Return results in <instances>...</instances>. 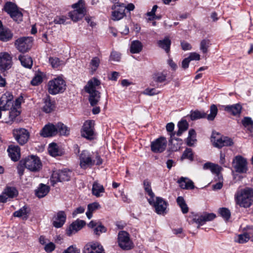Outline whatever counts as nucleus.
Returning a JSON list of instances; mask_svg holds the SVG:
<instances>
[{
    "mask_svg": "<svg viewBox=\"0 0 253 253\" xmlns=\"http://www.w3.org/2000/svg\"><path fill=\"white\" fill-rule=\"evenodd\" d=\"M166 75L163 73H158L153 75V79L156 82L162 83L166 80Z\"/></svg>",
    "mask_w": 253,
    "mask_h": 253,
    "instance_id": "8fccbe9b",
    "label": "nucleus"
},
{
    "mask_svg": "<svg viewBox=\"0 0 253 253\" xmlns=\"http://www.w3.org/2000/svg\"><path fill=\"white\" fill-rule=\"evenodd\" d=\"M100 85V81L93 78L88 82L84 87L85 91L89 94L88 100L92 106L96 105L100 99V93L98 90Z\"/></svg>",
    "mask_w": 253,
    "mask_h": 253,
    "instance_id": "f257e3e1",
    "label": "nucleus"
},
{
    "mask_svg": "<svg viewBox=\"0 0 253 253\" xmlns=\"http://www.w3.org/2000/svg\"><path fill=\"white\" fill-rule=\"evenodd\" d=\"M13 34L10 30L6 27L3 26L0 21V40L6 42L12 39Z\"/></svg>",
    "mask_w": 253,
    "mask_h": 253,
    "instance_id": "5701e85b",
    "label": "nucleus"
},
{
    "mask_svg": "<svg viewBox=\"0 0 253 253\" xmlns=\"http://www.w3.org/2000/svg\"><path fill=\"white\" fill-rule=\"evenodd\" d=\"M19 59L22 65L27 68H31L33 65V60L29 56L20 55Z\"/></svg>",
    "mask_w": 253,
    "mask_h": 253,
    "instance_id": "f704fd0d",
    "label": "nucleus"
},
{
    "mask_svg": "<svg viewBox=\"0 0 253 253\" xmlns=\"http://www.w3.org/2000/svg\"><path fill=\"white\" fill-rule=\"evenodd\" d=\"M106 231V228L101 223L94 229V233L97 235H99L100 234L105 233Z\"/></svg>",
    "mask_w": 253,
    "mask_h": 253,
    "instance_id": "6e6d98bb",
    "label": "nucleus"
},
{
    "mask_svg": "<svg viewBox=\"0 0 253 253\" xmlns=\"http://www.w3.org/2000/svg\"><path fill=\"white\" fill-rule=\"evenodd\" d=\"M185 159H187L190 161L193 160V154L191 149L187 148L184 151L180 159L182 161Z\"/></svg>",
    "mask_w": 253,
    "mask_h": 253,
    "instance_id": "a18cd8bd",
    "label": "nucleus"
},
{
    "mask_svg": "<svg viewBox=\"0 0 253 253\" xmlns=\"http://www.w3.org/2000/svg\"><path fill=\"white\" fill-rule=\"evenodd\" d=\"M242 124L245 127L251 126V128H249V129H250L251 131H252V129L253 128V121L250 118H244V119L242 120Z\"/></svg>",
    "mask_w": 253,
    "mask_h": 253,
    "instance_id": "5fc2aeb1",
    "label": "nucleus"
},
{
    "mask_svg": "<svg viewBox=\"0 0 253 253\" xmlns=\"http://www.w3.org/2000/svg\"><path fill=\"white\" fill-rule=\"evenodd\" d=\"M44 105L42 107V110L46 113H48L53 111L54 108L53 102L51 100L50 97L47 95L44 99Z\"/></svg>",
    "mask_w": 253,
    "mask_h": 253,
    "instance_id": "c756f323",
    "label": "nucleus"
},
{
    "mask_svg": "<svg viewBox=\"0 0 253 253\" xmlns=\"http://www.w3.org/2000/svg\"><path fill=\"white\" fill-rule=\"evenodd\" d=\"M21 165H23L27 169L32 171H39L42 167V164L40 159L36 156H30L20 162Z\"/></svg>",
    "mask_w": 253,
    "mask_h": 253,
    "instance_id": "39448f33",
    "label": "nucleus"
},
{
    "mask_svg": "<svg viewBox=\"0 0 253 253\" xmlns=\"http://www.w3.org/2000/svg\"><path fill=\"white\" fill-rule=\"evenodd\" d=\"M4 192L8 197L11 198L18 195L17 190L14 187H8L5 189Z\"/></svg>",
    "mask_w": 253,
    "mask_h": 253,
    "instance_id": "3c124183",
    "label": "nucleus"
},
{
    "mask_svg": "<svg viewBox=\"0 0 253 253\" xmlns=\"http://www.w3.org/2000/svg\"><path fill=\"white\" fill-rule=\"evenodd\" d=\"M159 92L157 91L155 88H147L145 90L144 93L148 95H154L158 94Z\"/></svg>",
    "mask_w": 253,
    "mask_h": 253,
    "instance_id": "e2e57ef3",
    "label": "nucleus"
},
{
    "mask_svg": "<svg viewBox=\"0 0 253 253\" xmlns=\"http://www.w3.org/2000/svg\"><path fill=\"white\" fill-rule=\"evenodd\" d=\"M80 251L77 249L75 246H71L65 250L63 253H80Z\"/></svg>",
    "mask_w": 253,
    "mask_h": 253,
    "instance_id": "bf43d9fd",
    "label": "nucleus"
},
{
    "mask_svg": "<svg viewBox=\"0 0 253 253\" xmlns=\"http://www.w3.org/2000/svg\"><path fill=\"white\" fill-rule=\"evenodd\" d=\"M235 203L241 207L249 208L253 203V189L250 188L238 190L234 196Z\"/></svg>",
    "mask_w": 253,
    "mask_h": 253,
    "instance_id": "f03ea898",
    "label": "nucleus"
},
{
    "mask_svg": "<svg viewBox=\"0 0 253 253\" xmlns=\"http://www.w3.org/2000/svg\"><path fill=\"white\" fill-rule=\"evenodd\" d=\"M250 240V237L248 232H244L243 234L238 235L235 238V241L239 244H244Z\"/></svg>",
    "mask_w": 253,
    "mask_h": 253,
    "instance_id": "ea45409f",
    "label": "nucleus"
},
{
    "mask_svg": "<svg viewBox=\"0 0 253 253\" xmlns=\"http://www.w3.org/2000/svg\"><path fill=\"white\" fill-rule=\"evenodd\" d=\"M112 19L114 21L119 20L125 16L126 5L119 2H115L112 7Z\"/></svg>",
    "mask_w": 253,
    "mask_h": 253,
    "instance_id": "f8f14e48",
    "label": "nucleus"
},
{
    "mask_svg": "<svg viewBox=\"0 0 253 253\" xmlns=\"http://www.w3.org/2000/svg\"><path fill=\"white\" fill-rule=\"evenodd\" d=\"M167 140L164 137H160L151 142V150L154 153H162L166 148Z\"/></svg>",
    "mask_w": 253,
    "mask_h": 253,
    "instance_id": "dca6fc26",
    "label": "nucleus"
},
{
    "mask_svg": "<svg viewBox=\"0 0 253 253\" xmlns=\"http://www.w3.org/2000/svg\"><path fill=\"white\" fill-rule=\"evenodd\" d=\"M210 114L207 115L203 112L195 111L192 112L191 113V119L192 120H195L203 118H207L208 120H213L216 116L217 112V108L215 105H212L211 106Z\"/></svg>",
    "mask_w": 253,
    "mask_h": 253,
    "instance_id": "6e6552de",
    "label": "nucleus"
},
{
    "mask_svg": "<svg viewBox=\"0 0 253 253\" xmlns=\"http://www.w3.org/2000/svg\"><path fill=\"white\" fill-rule=\"evenodd\" d=\"M203 168L205 169H210L211 171L214 174H216L218 176V179L222 178V176L220 174V171L222 169L221 167L218 165H215L211 163H206L204 165Z\"/></svg>",
    "mask_w": 253,
    "mask_h": 253,
    "instance_id": "393cba45",
    "label": "nucleus"
},
{
    "mask_svg": "<svg viewBox=\"0 0 253 253\" xmlns=\"http://www.w3.org/2000/svg\"><path fill=\"white\" fill-rule=\"evenodd\" d=\"M178 126L179 129L177 132V135L178 136H180L181 135L182 132L185 130H186L188 127V124L186 121L182 120L179 122L178 124Z\"/></svg>",
    "mask_w": 253,
    "mask_h": 253,
    "instance_id": "37998d69",
    "label": "nucleus"
},
{
    "mask_svg": "<svg viewBox=\"0 0 253 253\" xmlns=\"http://www.w3.org/2000/svg\"><path fill=\"white\" fill-rule=\"evenodd\" d=\"M95 164V160L91 159L89 153L83 151L80 156V165L81 168L86 169L92 167Z\"/></svg>",
    "mask_w": 253,
    "mask_h": 253,
    "instance_id": "f3484780",
    "label": "nucleus"
},
{
    "mask_svg": "<svg viewBox=\"0 0 253 253\" xmlns=\"http://www.w3.org/2000/svg\"><path fill=\"white\" fill-rule=\"evenodd\" d=\"M211 45L210 41L208 39L203 40L200 42V50L203 53H206L208 52V48Z\"/></svg>",
    "mask_w": 253,
    "mask_h": 253,
    "instance_id": "c03bdc74",
    "label": "nucleus"
},
{
    "mask_svg": "<svg viewBox=\"0 0 253 253\" xmlns=\"http://www.w3.org/2000/svg\"><path fill=\"white\" fill-rule=\"evenodd\" d=\"M57 133L56 126L52 124L45 125L41 131V135L44 137L53 136Z\"/></svg>",
    "mask_w": 253,
    "mask_h": 253,
    "instance_id": "412c9836",
    "label": "nucleus"
},
{
    "mask_svg": "<svg viewBox=\"0 0 253 253\" xmlns=\"http://www.w3.org/2000/svg\"><path fill=\"white\" fill-rule=\"evenodd\" d=\"M92 192L93 195L99 197L101 196V193L104 192V188L103 185L97 182H95L92 185Z\"/></svg>",
    "mask_w": 253,
    "mask_h": 253,
    "instance_id": "2f4dec72",
    "label": "nucleus"
},
{
    "mask_svg": "<svg viewBox=\"0 0 253 253\" xmlns=\"http://www.w3.org/2000/svg\"><path fill=\"white\" fill-rule=\"evenodd\" d=\"M180 187L184 189H193L194 188L193 182L189 179L181 177L178 181Z\"/></svg>",
    "mask_w": 253,
    "mask_h": 253,
    "instance_id": "cd10ccee",
    "label": "nucleus"
},
{
    "mask_svg": "<svg viewBox=\"0 0 253 253\" xmlns=\"http://www.w3.org/2000/svg\"><path fill=\"white\" fill-rule=\"evenodd\" d=\"M11 17L16 21H21L22 20L23 14L21 11H20L18 8L9 14Z\"/></svg>",
    "mask_w": 253,
    "mask_h": 253,
    "instance_id": "49530a36",
    "label": "nucleus"
},
{
    "mask_svg": "<svg viewBox=\"0 0 253 253\" xmlns=\"http://www.w3.org/2000/svg\"><path fill=\"white\" fill-rule=\"evenodd\" d=\"M233 166L237 172L246 173L248 170L247 160L241 156L238 155L234 158Z\"/></svg>",
    "mask_w": 253,
    "mask_h": 253,
    "instance_id": "4468645a",
    "label": "nucleus"
},
{
    "mask_svg": "<svg viewBox=\"0 0 253 253\" xmlns=\"http://www.w3.org/2000/svg\"><path fill=\"white\" fill-rule=\"evenodd\" d=\"M49 62L53 68H57L64 63L63 61L60 60L57 57H50Z\"/></svg>",
    "mask_w": 253,
    "mask_h": 253,
    "instance_id": "79ce46f5",
    "label": "nucleus"
},
{
    "mask_svg": "<svg viewBox=\"0 0 253 253\" xmlns=\"http://www.w3.org/2000/svg\"><path fill=\"white\" fill-rule=\"evenodd\" d=\"M157 43L160 47L164 49L167 53H169L171 41L168 38H166L163 40H159Z\"/></svg>",
    "mask_w": 253,
    "mask_h": 253,
    "instance_id": "473e14b6",
    "label": "nucleus"
},
{
    "mask_svg": "<svg viewBox=\"0 0 253 253\" xmlns=\"http://www.w3.org/2000/svg\"><path fill=\"white\" fill-rule=\"evenodd\" d=\"M121 59L120 53L116 51H112L110 56V59L111 61L114 62H119Z\"/></svg>",
    "mask_w": 253,
    "mask_h": 253,
    "instance_id": "4d7b16f0",
    "label": "nucleus"
},
{
    "mask_svg": "<svg viewBox=\"0 0 253 253\" xmlns=\"http://www.w3.org/2000/svg\"><path fill=\"white\" fill-rule=\"evenodd\" d=\"M143 45L141 42L138 40L133 41L130 45V51L131 53H138L141 51Z\"/></svg>",
    "mask_w": 253,
    "mask_h": 253,
    "instance_id": "7c9ffc66",
    "label": "nucleus"
},
{
    "mask_svg": "<svg viewBox=\"0 0 253 253\" xmlns=\"http://www.w3.org/2000/svg\"><path fill=\"white\" fill-rule=\"evenodd\" d=\"M12 66V57L7 52L0 53V70L5 71L8 70Z\"/></svg>",
    "mask_w": 253,
    "mask_h": 253,
    "instance_id": "6ab92c4d",
    "label": "nucleus"
},
{
    "mask_svg": "<svg viewBox=\"0 0 253 253\" xmlns=\"http://www.w3.org/2000/svg\"><path fill=\"white\" fill-rule=\"evenodd\" d=\"M12 103L10 98H8L7 95H3L0 99V118L2 114L1 111H6L9 109Z\"/></svg>",
    "mask_w": 253,
    "mask_h": 253,
    "instance_id": "a878e982",
    "label": "nucleus"
},
{
    "mask_svg": "<svg viewBox=\"0 0 253 253\" xmlns=\"http://www.w3.org/2000/svg\"><path fill=\"white\" fill-rule=\"evenodd\" d=\"M100 60L98 57L92 58L90 63V66L92 71H95L99 66Z\"/></svg>",
    "mask_w": 253,
    "mask_h": 253,
    "instance_id": "864d4df0",
    "label": "nucleus"
},
{
    "mask_svg": "<svg viewBox=\"0 0 253 253\" xmlns=\"http://www.w3.org/2000/svg\"><path fill=\"white\" fill-rule=\"evenodd\" d=\"M72 7L75 9L69 12V16L74 22H77L81 20L85 15V10L84 1L80 0L77 3L74 4Z\"/></svg>",
    "mask_w": 253,
    "mask_h": 253,
    "instance_id": "0eeeda50",
    "label": "nucleus"
},
{
    "mask_svg": "<svg viewBox=\"0 0 253 253\" xmlns=\"http://www.w3.org/2000/svg\"><path fill=\"white\" fill-rule=\"evenodd\" d=\"M49 187L45 184L41 183L35 191L36 196L39 198H43L45 196L49 191Z\"/></svg>",
    "mask_w": 253,
    "mask_h": 253,
    "instance_id": "c85d7f7f",
    "label": "nucleus"
},
{
    "mask_svg": "<svg viewBox=\"0 0 253 253\" xmlns=\"http://www.w3.org/2000/svg\"><path fill=\"white\" fill-rule=\"evenodd\" d=\"M48 151L49 154L52 157H56L60 155V152L56 143H52L49 144Z\"/></svg>",
    "mask_w": 253,
    "mask_h": 253,
    "instance_id": "a19ab883",
    "label": "nucleus"
},
{
    "mask_svg": "<svg viewBox=\"0 0 253 253\" xmlns=\"http://www.w3.org/2000/svg\"><path fill=\"white\" fill-rule=\"evenodd\" d=\"M219 212L220 215L224 218L225 220H228L231 215L230 211L225 208H222L219 209Z\"/></svg>",
    "mask_w": 253,
    "mask_h": 253,
    "instance_id": "603ef678",
    "label": "nucleus"
},
{
    "mask_svg": "<svg viewBox=\"0 0 253 253\" xmlns=\"http://www.w3.org/2000/svg\"><path fill=\"white\" fill-rule=\"evenodd\" d=\"M143 186L145 191L147 193L150 198H153L155 196V194L152 191L150 183L148 180H145L144 181Z\"/></svg>",
    "mask_w": 253,
    "mask_h": 253,
    "instance_id": "de8ad7c7",
    "label": "nucleus"
},
{
    "mask_svg": "<svg viewBox=\"0 0 253 253\" xmlns=\"http://www.w3.org/2000/svg\"><path fill=\"white\" fill-rule=\"evenodd\" d=\"M188 58L191 60H199L200 59V55L196 52H192L190 54Z\"/></svg>",
    "mask_w": 253,
    "mask_h": 253,
    "instance_id": "0e129e2a",
    "label": "nucleus"
},
{
    "mask_svg": "<svg viewBox=\"0 0 253 253\" xmlns=\"http://www.w3.org/2000/svg\"><path fill=\"white\" fill-rule=\"evenodd\" d=\"M118 243L119 246L123 250H128L133 247V244L130 241L128 234L126 231H121L118 234Z\"/></svg>",
    "mask_w": 253,
    "mask_h": 253,
    "instance_id": "9b49d317",
    "label": "nucleus"
},
{
    "mask_svg": "<svg viewBox=\"0 0 253 253\" xmlns=\"http://www.w3.org/2000/svg\"><path fill=\"white\" fill-rule=\"evenodd\" d=\"M13 134L16 141L20 145H24L26 143L30 136L29 133L27 130L23 128L14 129Z\"/></svg>",
    "mask_w": 253,
    "mask_h": 253,
    "instance_id": "ddd939ff",
    "label": "nucleus"
},
{
    "mask_svg": "<svg viewBox=\"0 0 253 253\" xmlns=\"http://www.w3.org/2000/svg\"><path fill=\"white\" fill-rule=\"evenodd\" d=\"M85 222L82 220H77L73 222L66 229V234L71 236L80 230L84 225Z\"/></svg>",
    "mask_w": 253,
    "mask_h": 253,
    "instance_id": "aec40b11",
    "label": "nucleus"
},
{
    "mask_svg": "<svg viewBox=\"0 0 253 253\" xmlns=\"http://www.w3.org/2000/svg\"><path fill=\"white\" fill-rule=\"evenodd\" d=\"M9 108H10V111L8 112V116H5L3 115V117L4 122L7 124H11L14 121L16 117L20 114V111L16 107H10Z\"/></svg>",
    "mask_w": 253,
    "mask_h": 253,
    "instance_id": "b1692460",
    "label": "nucleus"
},
{
    "mask_svg": "<svg viewBox=\"0 0 253 253\" xmlns=\"http://www.w3.org/2000/svg\"><path fill=\"white\" fill-rule=\"evenodd\" d=\"M32 42L33 40L31 37H22L15 41V45L19 51L25 52L31 48Z\"/></svg>",
    "mask_w": 253,
    "mask_h": 253,
    "instance_id": "1a4fd4ad",
    "label": "nucleus"
},
{
    "mask_svg": "<svg viewBox=\"0 0 253 253\" xmlns=\"http://www.w3.org/2000/svg\"><path fill=\"white\" fill-rule=\"evenodd\" d=\"M66 89L65 82L61 77L49 81L47 84V90L49 94L55 95L63 92Z\"/></svg>",
    "mask_w": 253,
    "mask_h": 253,
    "instance_id": "7ed1b4c3",
    "label": "nucleus"
},
{
    "mask_svg": "<svg viewBox=\"0 0 253 253\" xmlns=\"http://www.w3.org/2000/svg\"><path fill=\"white\" fill-rule=\"evenodd\" d=\"M57 133L61 135H68L70 133V129L61 123H59L56 125Z\"/></svg>",
    "mask_w": 253,
    "mask_h": 253,
    "instance_id": "4c0bfd02",
    "label": "nucleus"
},
{
    "mask_svg": "<svg viewBox=\"0 0 253 253\" xmlns=\"http://www.w3.org/2000/svg\"><path fill=\"white\" fill-rule=\"evenodd\" d=\"M241 106L239 104H236L231 106H226L225 107V110L236 115L240 113L241 111Z\"/></svg>",
    "mask_w": 253,
    "mask_h": 253,
    "instance_id": "c9c22d12",
    "label": "nucleus"
},
{
    "mask_svg": "<svg viewBox=\"0 0 253 253\" xmlns=\"http://www.w3.org/2000/svg\"><path fill=\"white\" fill-rule=\"evenodd\" d=\"M17 8V6L11 2H7L4 7V10L9 14H10L13 11L15 10Z\"/></svg>",
    "mask_w": 253,
    "mask_h": 253,
    "instance_id": "09e8293b",
    "label": "nucleus"
},
{
    "mask_svg": "<svg viewBox=\"0 0 253 253\" xmlns=\"http://www.w3.org/2000/svg\"><path fill=\"white\" fill-rule=\"evenodd\" d=\"M42 81V78L41 75H36L31 81V84L33 85H37L41 83Z\"/></svg>",
    "mask_w": 253,
    "mask_h": 253,
    "instance_id": "13d9d810",
    "label": "nucleus"
},
{
    "mask_svg": "<svg viewBox=\"0 0 253 253\" xmlns=\"http://www.w3.org/2000/svg\"><path fill=\"white\" fill-rule=\"evenodd\" d=\"M247 231L250 237V240L253 242V226H248L247 227Z\"/></svg>",
    "mask_w": 253,
    "mask_h": 253,
    "instance_id": "338daca9",
    "label": "nucleus"
},
{
    "mask_svg": "<svg viewBox=\"0 0 253 253\" xmlns=\"http://www.w3.org/2000/svg\"><path fill=\"white\" fill-rule=\"evenodd\" d=\"M148 201L158 214H165L167 212L168 203L162 198L154 196L153 198L148 199Z\"/></svg>",
    "mask_w": 253,
    "mask_h": 253,
    "instance_id": "20e7f679",
    "label": "nucleus"
},
{
    "mask_svg": "<svg viewBox=\"0 0 253 253\" xmlns=\"http://www.w3.org/2000/svg\"><path fill=\"white\" fill-rule=\"evenodd\" d=\"M190 62V59L188 57L185 58L182 62V67L184 69L187 68Z\"/></svg>",
    "mask_w": 253,
    "mask_h": 253,
    "instance_id": "774afa93",
    "label": "nucleus"
},
{
    "mask_svg": "<svg viewBox=\"0 0 253 253\" xmlns=\"http://www.w3.org/2000/svg\"><path fill=\"white\" fill-rule=\"evenodd\" d=\"M100 208V205L98 203L94 202L87 206V211L86 212V216L90 219L92 216V213Z\"/></svg>",
    "mask_w": 253,
    "mask_h": 253,
    "instance_id": "72a5a7b5",
    "label": "nucleus"
},
{
    "mask_svg": "<svg viewBox=\"0 0 253 253\" xmlns=\"http://www.w3.org/2000/svg\"><path fill=\"white\" fill-rule=\"evenodd\" d=\"M66 19V17L64 16H57L54 19V22L56 24H64Z\"/></svg>",
    "mask_w": 253,
    "mask_h": 253,
    "instance_id": "052dcab7",
    "label": "nucleus"
},
{
    "mask_svg": "<svg viewBox=\"0 0 253 253\" xmlns=\"http://www.w3.org/2000/svg\"><path fill=\"white\" fill-rule=\"evenodd\" d=\"M212 135L211 141L214 147L220 148L224 146H230L233 145L232 139L226 136H220L218 134L216 136Z\"/></svg>",
    "mask_w": 253,
    "mask_h": 253,
    "instance_id": "9d476101",
    "label": "nucleus"
},
{
    "mask_svg": "<svg viewBox=\"0 0 253 253\" xmlns=\"http://www.w3.org/2000/svg\"><path fill=\"white\" fill-rule=\"evenodd\" d=\"M94 122L93 121H86L83 126L81 135L88 139L93 138L94 134Z\"/></svg>",
    "mask_w": 253,
    "mask_h": 253,
    "instance_id": "2eb2a0df",
    "label": "nucleus"
},
{
    "mask_svg": "<svg viewBox=\"0 0 253 253\" xmlns=\"http://www.w3.org/2000/svg\"><path fill=\"white\" fill-rule=\"evenodd\" d=\"M29 211L27 210V207H23L19 210L13 213V216L18 217H21L23 219H27L28 217Z\"/></svg>",
    "mask_w": 253,
    "mask_h": 253,
    "instance_id": "e433bc0d",
    "label": "nucleus"
},
{
    "mask_svg": "<svg viewBox=\"0 0 253 253\" xmlns=\"http://www.w3.org/2000/svg\"><path fill=\"white\" fill-rule=\"evenodd\" d=\"M215 217V214L213 213L205 212L202 214L195 215L193 218V221L198 224V228H199L205 222L212 220Z\"/></svg>",
    "mask_w": 253,
    "mask_h": 253,
    "instance_id": "a211bd4d",
    "label": "nucleus"
},
{
    "mask_svg": "<svg viewBox=\"0 0 253 253\" xmlns=\"http://www.w3.org/2000/svg\"><path fill=\"white\" fill-rule=\"evenodd\" d=\"M9 156L13 161H17L20 157V148L18 146L11 145L7 149Z\"/></svg>",
    "mask_w": 253,
    "mask_h": 253,
    "instance_id": "bb28decb",
    "label": "nucleus"
},
{
    "mask_svg": "<svg viewBox=\"0 0 253 253\" xmlns=\"http://www.w3.org/2000/svg\"><path fill=\"white\" fill-rule=\"evenodd\" d=\"M55 249V245L52 242L47 243L44 246V250L46 252H51Z\"/></svg>",
    "mask_w": 253,
    "mask_h": 253,
    "instance_id": "680f3d73",
    "label": "nucleus"
},
{
    "mask_svg": "<svg viewBox=\"0 0 253 253\" xmlns=\"http://www.w3.org/2000/svg\"><path fill=\"white\" fill-rule=\"evenodd\" d=\"M72 174V171L66 169L54 170L50 178L51 182L54 185L58 182L69 181Z\"/></svg>",
    "mask_w": 253,
    "mask_h": 253,
    "instance_id": "423d86ee",
    "label": "nucleus"
},
{
    "mask_svg": "<svg viewBox=\"0 0 253 253\" xmlns=\"http://www.w3.org/2000/svg\"><path fill=\"white\" fill-rule=\"evenodd\" d=\"M181 47L183 50H190L191 49V45L186 42H181Z\"/></svg>",
    "mask_w": 253,
    "mask_h": 253,
    "instance_id": "69168bd1",
    "label": "nucleus"
},
{
    "mask_svg": "<svg viewBox=\"0 0 253 253\" xmlns=\"http://www.w3.org/2000/svg\"><path fill=\"white\" fill-rule=\"evenodd\" d=\"M66 214L63 211H58L53 218V225L56 228H60L65 223Z\"/></svg>",
    "mask_w": 253,
    "mask_h": 253,
    "instance_id": "4be33fe9",
    "label": "nucleus"
},
{
    "mask_svg": "<svg viewBox=\"0 0 253 253\" xmlns=\"http://www.w3.org/2000/svg\"><path fill=\"white\" fill-rule=\"evenodd\" d=\"M98 243L91 242L85 245L84 247L83 253H95L94 251L97 249Z\"/></svg>",
    "mask_w": 253,
    "mask_h": 253,
    "instance_id": "58836bf2",
    "label": "nucleus"
}]
</instances>
